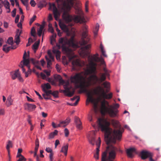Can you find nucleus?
<instances>
[{
	"instance_id": "1",
	"label": "nucleus",
	"mask_w": 161,
	"mask_h": 161,
	"mask_svg": "<svg viewBox=\"0 0 161 161\" xmlns=\"http://www.w3.org/2000/svg\"><path fill=\"white\" fill-rule=\"evenodd\" d=\"M58 41V43L56 42V47L58 49L62 48L63 51L66 53L68 56L70 61H71L75 57V55H72L73 51L70 47H71L75 49L82 46L80 50V54L81 56H87L89 61V64L87 65V68L85 69L84 72V75L85 76L84 77L82 73L83 72L78 73L73 76H71L70 78V80L71 82L76 85L77 88L80 89L79 92V93H86L87 96L86 103H93L94 102L93 97L91 93L88 92L86 89L85 84V79L87 75H90L89 78L90 82L91 80H92L94 84H96L97 83L100 84L106 80V75L107 74L105 73L102 74L100 78L97 76L96 75V64L93 62L94 61H100L102 64H104L105 63V61L103 58L102 57H99V55L97 53L93 55H90V52L89 49L91 47V45L90 44H86L87 41H79L81 42H80V44L75 42V41ZM90 85V83L89 82L87 86H88Z\"/></svg>"
},
{
	"instance_id": "2",
	"label": "nucleus",
	"mask_w": 161,
	"mask_h": 161,
	"mask_svg": "<svg viewBox=\"0 0 161 161\" xmlns=\"http://www.w3.org/2000/svg\"><path fill=\"white\" fill-rule=\"evenodd\" d=\"M68 3H64L62 9L64 10L63 14V18L68 25L63 23H60L59 26L60 28L66 33L68 36L70 37L69 39L66 40H75L74 38L75 36V32L73 30L70 31L71 27L73 26L75 22L78 23L80 21L84 22L85 19L83 16L82 15H76L74 17L69 15L68 12L70 9L74 5L73 0H67Z\"/></svg>"
},
{
	"instance_id": "3",
	"label": "nucleus",
	"mask_w": 161,
	"mask_h": 161,
	"mask_svg": "<svg viewBox=\"0 0 161 161\" xmlns=\"http://www.w3.org/2000/svg\"><path fill=\"white\" fill-rule=\"evenodd\" d=\"M118 103H116L114 106L108 105V107H106L105 104H103L102 107L101 113L103 115L106 113L108 114L112 117H114L117 116V113L119 111L117 109L119 107Z\"/></svg>"
},
{
	"instance_id": "4",
	"label": "nucleus",
	"mask_w": 161,
	"mask_h": 161,
	"mask_svg": "<svg viewBox=\"0 0 161 161\" xmlns=\"http://www.w3.org/2000/svg\"><path fill=\"white\" fill-rule=\"evenodd\" d=\"M20 41H7L6 44L3 46V50L6 53H8L11 49H15Z\"/></svg>"
},
{
	"instance_id": "5",
	"label": "nucleus",
	"mask_w": 161,
	"mask_h": 161,
	"mask_svg": "<svg viewBox=\"0 0 161 161\" xmlns=\"http://www.w3.org/2000/svg\"><path fill=\"white\" fill-rule=\"evenodd\" d=\"M44 28V26L43 25H41L39 28L37 30V33H36V31L35 28L33 27L31 30V36H33L34 39H36L35 38L38 37H40L38 40H43V34H42V31Z\"/></svg>"
},
{
	"instance_id": "6",
	"label": "nucleus",
	"mask_w": 161,
	"mask_h": 161,
	"mask_svg": "<svg viewBox=\"0 0 161 161\" xmlns=\"http://www.w3.org/2000/svg\"><path fill=\"white\" fill-rule=\"evenodd\" d=\"M64 88L65 90L62 91L66 96L71 97L74 94L75 90L70 85L69 81L66 82L65 84L64 85Z\"/></svg>"
},
{
	"instance_id": "7",
	"label": "nucleus",
	"mask_w": 161,
	"mask_h": 161,
	"mask_svg": "<svg viewBox=\"0 0 161 161\" xmlns=\"http://www.w3.org/2000/svg\"><path fill=\"white\" fill-rule=\"evenodd\" d=\"M140 155L142 159L143 160L149 158V161H155L152 158L153 154L148 151L143 150L141 152Z\"/></svg>"
},
{
	"instance_id": "8",
	"label": "nucleus",
	"mask_w": 161,
	"mask_h": 161,
	"mask_svg": "<svg viewBox=\"0 0 161 161\" xmlns=\"http://www.w3.org/2000/svg\"><path fill=\"white\" fill-rule=\"evenodd\" d=\"M49 8L48 9L51 10L53 8V12L54 17L56 20H57L58 17L60 16V14L58 11L54 3H49Z\"/></svg>"
},
{
	"instance_id": "9",
	"label": "nucleus",
	"mask_w": 161,
	"mask_h": 161,
	"mask_svg": "<svg viewBox=\"0 0 161 161\" xmlns=\"http://www.w3.org/2000/svg\"><path fill=\"white\" fill-rule=\"evenodd\" d=\"M98 88L99 89L98 92L101 93V96L103 98L106 99H110L112 97V93H110L109 94H107L105 92L104 89L102 88L101 86H98Z\"/></svg>"
},
{
	"instance_id": "10",
	"label": "nucleus",
	"mask_w": 161,
	"mask_h": 161,
	"mask_svg": "<svg viewBox=\"0 0 161 161\" xmlns=\"http://www.w3.org/2000/svg\"><path fill=\"white\" fill-rule=\"evenodd\" d=\"M87 28V26L86 25H84L83 27L82 32L81 35L82 40H85V39L90 40V36L88 34Z\"/></svg>"
},
{
	"instance_id": "11",
	"label": "nucleus",
	"mask_w": 161,
	"mask_h": 161,
	"mask_svg": "<svg viewBox=\"0 0 161 161\" xmlns=\"http://www.w3.org/2000/svg\"><path fill=\"white\" fill-rule=\"evenodd\" d=\"M74 122L76 124V128L79 130L82 129V123L79 118L78 117L75 116L74 118Z\"/></svg>"
},
{
	"instance_id": "12",
	"label": "nucleus",
	"mask_w": 161,
	"mask_h": 161,
	"mask_svg": "<svg viewBox=\"0 0 161 161\" xmlns=\"http://www.w3.org/2000/svg\"><path fill=\"white\" fill-rule=\"evenodd\" d=\"M137 153L136 149L135 148L131 147L128 149L126 150V153L127 156L130 158H132L134 156L133 153Z\"/></svg>"
},
{
	"instance_id": "13",
	"label": "nucleus",
	"mask_w": 161,
	"mask_h": 161,
	"mask_svg": "<svg viewBox=\"0 0 161 161\" xmlns=\"http://www.w3.org/2000/svg\"><path fill=\"white\" fill-rule=\"evenodd\" d=\"M116 156H102L101 161H114Z\"/></svg>"
},
{
	"instance_id": "14",
	"label": "nucleus",
	"mask_w": 161,
	"mask_h": 161,
	"mask_svg": "<svg viewBox=\"0 0 161 161\" xmlns=\"http://www.w3.org/2000/svg\"><path fill=\"white\" fill-rule=\"evenodd\" d=\"M25 107L26 110L30 111L35 110L36 108L35 105L30 103H26Z\"/></svg>"
},
{
	"instance_id": "15",
	"label": "nucleus",
	"mask_w": 161,
	"mask_h": 161,
	"mask_svg": "<svg viewBox=\"0 0 161 161\" xmlns=\"http://www.w3.org/2000/svg\"><path fill=\"white\" fill-rule=\"evenodd\" d=\"M13 100L12 98L11 95H9L7 97L6 102V105L7 107H9L13 104Z\"/></svg>"
},
{
	"instance_id": "16",
	"label": "nucleus",
	"mask_w": 161,
	"mask_h": 161,
	"mask_svg": "<svg viewBox=\"0 0 161 161\" xmlns=\"http://www.w3.org/2000/svg\"><path fill=\"white\" fill-rule=\"evenodd\" d=\"M23 62V66H26L28 68H29L30 66L29 64L30 63V60L29 58H24L23 60L21 62L20 64H22Z\"/></svg>"
},
{
	"instance_id": "17",
	"label": "nucleus",
	"mask_w": 161,
	"mask_h": 161,
	"mask_svg": "<svg viewBox=\"0 0 161 161\" xmlns=\"http://www.w3.org/2000/svg\"><path fill=\"white\" fill-rule=\"evenodd\" d=\"M101 143V141L100 137L98 138V141L97 142H96V145L97 146V148H96V153H95L96 154L99 155V148L100 146V144Z\"/></svg>"
},
{
	"instance_id": "18",
	"label": "nucleus",
	"mask_w": 161,
	"mask_h": 161,
	"mask_svg": "<svg viewBox=\"0 0 161 161\" xmlns=\"http://www.w3.org/2000/svg\"><path fill=\"white\" fill-rule=\"evenodd\" d=\"M19 69H18L16 70L14 73L11 74L12 79L13 80H15L17 78L18 75H19Z\"/></svg>"
},
{
	"instance_id": "19",
	"label": "nucleus",
	"mask_w": 161,
	"mask_h": 161,
	"mask_svg": "<svg viewBox=\"0 0 161 161\" xmlns=\"http://www.w3.org/2000/svg\"><path fill=\"white\" fill-rule=\"evenodd\" d=\"M77 98V99L76 100V101L75 102V103H73L69 104L71 106H76L78 104V103L79 101V100H80L79 97L78 96H76L75 97H74L73 98H71V101H74Z\"/></svg>"
},
{
	"instance_id": "20",
	"label": "nucleus",
	"mask_w": 161,
	"mask_h": 161,
	"mask_svg": "<svg viewBox=\"0 0 161 161\" xmlns=\"http://www.w3.org/2000/svg\"><path fill=\"white\" fill-rule=\"evenodd\" d=\"M99 25L98 24H96L95 27L93 31L94 37L95 38L97 35V33L99 30Z\"/></svg>"
},
{
	"instance_id": "21",
	"label": "nucleus",
	"mask_w": 161,
	"mask_h": 161,
	"mask_svg": "<svg viewBox=\"0 0 161 161\" xmlns=\"http://www.w3.org/2000/svg\"><path fill=\"white\" fill-rule=\"evenodd\" d=\"M58 133V131L57 130H55L54 131L50 133L49 135L48 138L51 139L54 138L55 136L57 135Z\"/></svg>"
},
{
	"instance_id": "22",
	"label": "nucleus",
	"mask_w": 161,
	"mask_h": 161,
	"mask_svg": "<svg viewBox=\"0 0 161 161\" xmlns=\"http://www.w3.org/2000/svg\"><path fill=\"white\" fill-rule=\"evenodd\" d=\"M40 44V41H37L36 42H35L34 44L32 46V49H33L35 52L36 50H37L39 47Z\"/></svg>"
},
{
	"instance_id": "23",
	"label": "nucleus",
	"mask_w": 161,
	"mask_h": 161,
	"mask_svg": "<svg viewBox=\"0 0 161 161\" xmlns=\"http://www.w3.org/2000/svg\"><path fill=\"white\" fill-rule=\"evenodd\" d=\"M88 138L89 143L92 145L94 146L95 145V139L94 137H88Z\"/></svg>"
},
{
	"instance_id": "24",
	"label": "nucleus",
	"mask_w": 161,
	"mask_h": 161,
	"mask_svg": "<svg viewBox=\"0 0 161 161\" xmlns=\"http://www.w3.org/2000/svg\"><path fill=\"white\" fill-rule=\"evenodd\" d=\"M100 48L102 55L105 57H107V56L106 53V51L104 49L103 45L101 43L100 46Z\"/></svg>"
},
{
	"instance_id": "25",
	"label": "nucleus",
	"mask_w": 161,
	"mask_h": 161,
	"mask_svg": "<svg viewBox=\"0 0 161 161\" xmlns=\"http://www.w3.org/2000/svg\"><path fill=\"white\" fill-rule=\"evenodd\" d=\"M2 3H3L6 9L10 8V4L9 2L7 0H4V1H2Z\"/></svg>"
},
{
	"instance_id": "26",
	"label": "nucleus",
	"mask_w": 161,
	"mask_h": 161,
	"mask_svg": "<svg viewBox=\"0 0 161 161\" xmlns=\"http://www.w3.org/2000/svg\"><path fill=\"white\" fill-rule=\"evenodd\" d=\"M17 33L15 36L14 40H19V36L21 33V31H20L19 29H17Z\"/></svg>"
},
{
	"instance_id": "27",
	"label": "nucleus",
	"mask_w": 161,
	"mask_h": 161,
	"mask_svg": "<svg viewBox=\"0 0 161 161\" xmlns=\"http://www.w3.org/2000/svg\"><path fill=\"white\" fill-rule=\"evenodd\" d=\"M70 118H68L65 120L61 121V124L63 123V126L65 127L70 122Z\"/></svg>"
},
{
	"instance_id": "28",
	"label": "nucleus",
	"mask_w": 161,
	"mask_h": 161,
	"mask_svg": "<svg viewBox=\"0 0 161 161\" xmlns=\"http://www.w3.org/2000/svg\"><path fill=\"white\" fill-rule=\"evenodd\" d=\"M12 142L10 140L8 141V143L6 146V149L8 150V154H9V149L10 147H12Z\"/></svg>"
},
{
	"instance_id": "29",
	"label": "nucleus",
	"mask_w": 161,
	"mask_h": 161,
	"mask_svg": "<svg viewBox=\"0 0 161 161\" xmlns=\"http://www.w3.org/2000/svg\"><path fill=\"white\" fill-rule=\"evenodd\" d=\"M68 144H67L66 145L63 146L60 152H63L64 151H68Z\"/></svg>"
},
{
	"instance_id": "30",
	"label": "nucleus",
	"mask_w": 161,
	"mask_h": 161,
	"mask_svg": "<svg viewBox=\"0 0 161 161\" xmlns=\"http://www.w3.org/2000/svg\"><path fill=\"white\" fill-rule=\"evenodd\" d=\"M42 90L43 91L45 92L46 94H52V92L51 90L47 91L46 89H45V88L44 86H42Z\"/></svg>"
},
{
	"instance_id": "31",
	"label": "nucleus",
	"mask_w": 161,
	"mask_h": 161,
	"mask_svg": "<svg viewBox=\"0 0 161 161\" xmlns=\"http://www.w3.org/2000/svg\"><path fill=\"white\" fill-rule=\"evenodd\" d=\"M95 62H100V63L101 64L103 65V70L105 72V74H107L108 70H107V69H106V68L105 67V66H106L105 63L104 64H102V63L100 61H93V62L94 63H95Z\"/></svg>"
},
{
	"instance_id": "32",
	"label": "nucleus",
	"mask_w": 161,
	"mask_h": 161,
	"mask_svg": "<svg viewBox=\"0 0 161 161\" xmlns=\"http://www.w3.org/2000/svg\"><path fill=\"white\" fill-rule=\"evenodd\" d=\"M57 77L59 80V82L60 84L63 85L65 83V82L62 79L60 75H58Z\"/></svg>"
},
{
	"instance_id": "33",
	"label": "nucleus",
	"mask_w": 161,
	"mask_h": 161,
	"mask_svg": "<svg viewBox=\"0 0 161 161\" xmlns=\"http://www.w3.org/2000/svg\"><path fill=\"white\" fill-rule=\"evenodd\" d=\"M102 85H103L104 87L105 88H108L109 86V83L107 81H106L104 82L103 84H102Z\"/></svg>"
},
{
	"instance_id": "34",
	"label": "nucleus",
	"mask_w": 161,
	"mask_h": 161,
	"mask_svg": "<svg viewBox=\"0 0 161 161\" xmlns=\"http://www.w3.org/2000/svg\"><path fill=\"white\" fill-rule=\"evenodd\" d=\"M72 65L73 66L79 65L80 63L78 60H73L72 62Z\"/></svg>"
},
{
	"instance_id": "35",
	"label": "nucleus",
	"mask_w": 161,
	"mask_h": 161,
	"mask_svg": "<svg viewBox=\"0 0 161 161\" xmlns=\"http://www.w3.org/2000/svg\"><path fill=\"white\" fill-rule=\"evenodd\" d=\"M45 58L47 61V67H49L51 64V61L46 56H45Z\"/></svg>"
},
{
	"instance_id": "36",
	"label": "nucleus",
	"mask_w": 161,
	"mask_h": 161,
	"mask_svg": "<svg viewBox=\"0 0 161 161\" xmlns=\"http://www.w3.org/2000/svg\"><path fill=\"white\" fill-rule=\"evenodd\" d=\"M47 54L49 56V58L53 60L54 59V56L52 55V53L50 50H48L47 52Z\"/></svg>"
},
{
	"instance_id": "37",
	"label": "nucleus",
	"mask_w": 161,
	"mask_h": 161,
	"mask_svg": "<svg viewBox=\"0 0 161 161\" xmlns=\"http://www.w3.org/2000/svg\"><path fill=\"white\" fill-rule=\"evenodd\" d=\"M36 18V15H34L33 17L30 19L29 24L31 25L32 23L35 20Z\"/></svg>"
},
{
	"instance_id": "38",
	"label": "nucleus",
	"mask_w": 161,
	"mask_h": 161,
	"mask_svg": "<svg viewBox=\"0 0 161 161\" xmlns=\"http://www.w3.org/2000/svg\"><path fill=\"white\" fill-rule=\"evenodd\" d=\"M43 86H44L45 89H50L51 88V86L48 83H47L46 84H44V85H42Z\"/></svg>"
},
{
	"instance_id": "39",
	"label": "nucleus",
	"mask_w": 161,
	"mask_h": 161,
	"mask_svg": "<svg viewBox=\"0 0 161 161\" xmlns=\"http://www.w3.org/2000/svg\"><path fill=\"white\" fill-rule=\"evenodd\" d=\"M58 91H54L52 92V95L55 97H58Z\"/></svg>"
},
{
	"instance_id": "40",
	"label": "nucleus",
	"mask_w": 161,
	"mask_h": 161,
	"mask_svg": "<svg viewBox=\"0 0 161 161\" xmlns=\"http://www.w3.org/2000/svg\"><path fill=\"white\" fill-rule=\"evenodd\" d=\"M65 136L66 137H67L69 135V131L67 128H65L64 130Z\"/></svg>"
},
{
	"instance_id": "41",
	"label": "nucleus",
	"mask_w": 161,
	"mask_h": 161,
	"mask_svg": "<svg viewBox=\"0 0 161 161\" xmlns=\"http://www.w3.org/2000/svg\"><path fill=\"white\" fill-rule=\"evenodd\" d=\"M16 9L14 8V10L12 12V16L13 17H15L16 14Z\"/></svg>"
},
{
	"instance_id": "42",
	"label": "nucleus",
	"mask_w": 161,
	"mask_h": 161,
	"mask_svg": "<svg viewBox=\"0 0 161 161\" xmlns=\"http://www.w3.org/2000/svg\"><path fill=\"white\" fill-rule=\"evenodd\" d=\"M45 150L47 152V153H53L52 149L49 147H46Z\"/></svg>"
},
{
	"instance_id": "43",
	"label": "nucleus",
	"mask_w": 161,
	"mask_h": 161,
	"mask_svg": "<svg viewBox=\"0 0 161 161\" xmlns=\"http://www.w3.org/2000/svg\"><path fill=\"white\" fill-rule=\"evenodd\" d=\"M19 15H17L15 18V23H17L19 21Z\"/></svg>"
},
{
	"instance_id": "44",
	"label": "nucleus",
	"mask_w": 161,
	"mask_h": 161,
	"mask_svg": "<svg viewBox=\"0 0 161 161\" xmlns=\"http://www.w3.org/2000/svg\"><path fill=\"white\" fill-rule=\"evenodd\" d=\"M30 4L32 7H35L36 5V3L35 2L34 0H31L30 1Z\"/></svg>"
},
{
	"instance_id": "45",
	"label": "nucleus",
	"mask_w": 161,
	"mask_h": 161,
	"mask_svg": "<svg viewBox=\"0 0 161 161\" xmlns=\"http://www.w3.org/2000/svg\"><path fill=\"white\" fill-rule=\"evenodd\" d=\"M53 52L54 54H56L60 53V52L59 51V50H57V49H55L54 48H53Z\"/></svg>"
},
{
	"instance_id": "46",
	"label": "nucleus",
	"mask_w": 161,
	"mask_h": 161,
	"mask_svg": "<svg viewBox=\"0 0 161 161\" xmlns=\"http://www.w3.org/2000/svg\"><path fill=\"white\" fill-rule=\"evenodd\" d=\"M88 1H86V3L85 4V10L86 12H87L88 11Z\"/></svg>"
},
{
	"instance_id": "47",
	"label": "nucleus",
	"mask_w": 161,
	"mask_h": 161,
	"mask_svg": "<svg viewBox=\"0 0 161 161\" xmlns=\"http://www.w3.org/2000/svg\"><path fill=\"white\" fill-rule=\"evenodd\" d=\"M28 1H23L22 3L27 8V7L28 6Z\"/></svg>"
},
{
	"instance_id": "48",
	"label": "nucleus",
	"mask_w": 161,
	"mask_h": 161,
	"mask_svg": "<svg viewBox=\"0 0 161 161\" xmlns=\"http://www.w3.org/2000/svg\"><path fill=\"white\" fill-rule=\"evenodd\" d=\"M55 68L58 72H60V68L59 65L58 64H56Z\"/></svg>"
},
{
	"instance_id": "49",
	"label": "nucleus",
	"mask_w": 161,
	"mask_h": 161,
	"mask_svg": "<svg viewBox=\"0 0 161 161\" xmlns=\"http://www.w3.org/2000/svg\"><path fill=\"white\" fill-rule=\"evenodd\" d=\"M18 160L19 161H25L26 159L23 156L20 157Z\"/></svg>"
},
{
	"instance_id": "50",
	"label": "nucleus",
	"mask_w": 161,
	"mask_h": 161,
	"mask_svg": "<svg viewBox=\"0 0 161 161\" xmlns=\"http://www.w3.org/2000/svg\"><path fill=\"white\" fill-rule=\"evenodd\" d=\"M41 76L42 77L43 79H46V76L45 75L42 73H41L40 74Z\"/></svg>"
},
{
	"instance_id": "51",
	"label": "nucleus",
	"mask_w": 161,
	"mask_h": 161,
	"mask_svg": "<svg viewBox=\"0 0 161 161\" xmlns=\"http://www.w3.org/2000/svg\"><path fill=\"white\" fill-rule=\"evenodd\" d=\"M19 66L21 67L22 69V70L23 71V73H25V69L24 68V66L22 64H20L19 65Z\"/></svg>"
},
{
	"instance_id": "52",
	"label": "nucleus",
	"mask_w": 161,
	"mask_h": 161,
	"mask_svg": "<svg viewBox=\"0 0 161 161\" xmlns=\"http://www.w3.org/2000/svg\"><path fill=\"white\" fill-rule=\"evenodd\" d=\"M53 153H50L49 154V158L50 159V161H53Z\"/></svg>"
},
{
	"instance_id": "53",
	"label": "nucleus",
	"mask_w": 161,
	"mask_h": 161,
	"mask_svg": "<svg viewBox=\"0 0 161 161\" xmlns=\"http://www.w3.org/2000/svg\"><path fill=\"white\" fill-rule=\"evenodd\" d=\"M44 72L45 73L47 76H49L50 75V72L47 71L46 70H44Z\"/></svg>"
},
{
	"instance_id": "54",
	"label": "nucleus",
	"mask_w": 161,
	"mask_h": 161,
	"mask_svg": "<svg viewBox=\"0 0 161 161\" xmlns=\"http://www.w3.org/2000/svg\"><path fill=\"white\" fill-rule=\"evenodd\" d=\"M60 53H60L56 54V58L57 60H58L60 59Z\"/></svg>"
},
{
	"instance_id": "55",
	"label": "nucleus",
	"mask_w": 161,
	"mask_h": 161,
	"mask_svg": "<svg viewBox=\"0 0 161 161\" xmlns=\"http://www.w3.org/2000/svg\"><path fill=\"white\" fill-rule=\"evenodd\" d=\"M29 56V54H27L25 51V53L24 54L23 56V59H24V58H26V57H27Z\"/></svg>"
},
{
	"instance_id": "56",
	"label": "nucleus",
	"mask_w": 161,
	"mask_h": 161,
	"mask_svg": "<svg viewBox=\"0 0 161 161\" xmlns=\"http://www.w3.org/2000/svg\"><path fill=\"white\" fill-rule=\"evenodd\" d=\"M17 78L20 81H23V79L21 77L20 74H19V75H18V76Z\"/></svg>"
},
{
	"instance_id": "57",
	"label": "nucleus",
	"mask_w": 161,
	"mask_h": 161,
	"mask_svg": "<svg viewBox=\"0 0 161 161\" xmlns=\"http://www.w3.org/2000/svg\"><path fill=\"white\" fill-rule=\"evenodd\" d=\"M59 144V141L58 140H56L55 143V147L56 148L57 145Z\"/></svg>"
},
{
	"instance_id": "58",
	"label": "nucleus",
	"mask_w": 161,
	"mask_h": 161,
	"mask_svg": "<svg viewBox=\"0 0 161 161\" xmlns=\"http://www.w3.org/2000/svg\"><path fill=\"white\" fill-rule=\"evenodd\" d=\"M35 92L36 93V94L39 96V98L40 99H42V97L39 94V93L38 92H37L36 91H35Z\"/></svg>"
},
{
	"instance_id": "59",
	"label": "nucleus",
	"mask_w": 161,
	"mask_h": 161,
	"mask_svg": "<svg viewBox=\"0 0 161 161\" xmlns=\"http://www.w3.org/2000/svg\"><path fill=\"white\" fill-rule=\"evenodd\" d=\"M48 19L49 20H52L53 19V18L52 17V15L51 14H49L48 17Z\"/></svg>"
},
{
	"instance_id": "60",
	"label": "nucleus",
	"mask_w": 161,
	"mask_h": 161,
	"mask_svg": "<svg viewBox=\"0 0 161 161\" xmlns=\"http://www.w3.org/2000/svg\"><path fill=\"white\" fill-rule=\"evenodd\" d=\"M26 97L27 98V100L28 101L31 102H33L34 101V100L33 99H31V98H30L29 97H28L27 96H26Z\"/></svg>"
},
{
	"instance_id": "61",
	"label": "nucleus",
	"mask_w": 161,
	"mask_h": 161,
	"mask_svg": "<svg viewBox=\"0 0 161 161\" xmlns=\"http://www.w3.org/2000/svg\"><path fill=\"white\" fill-rule=\"evenodd\" d=\"M22 22H20L19 23L17 24V26L19 28H22Z\"/></svg>"
},
{
	"instance_id": "62",
	"label": "nucleus",
	"mask_w": 161,
	"mask_h": 161,
	"mask_svg": "<svg viewBox=\"0 0 161 161\" xmlns=\"http://www.w3.org/2000/svg\"><path fill=\"white\" fill-rule=\"evenodd\" d=\"M42 95L44 99H49V98L47 96V95L44 94H43Z\"/></svg>"
},
{
	"instance_id": "63",
	"label": "nucleus",
	"mask_w": 161,
	"mask_h": 161,
	"mask_svg": "<svg viewBox=\"0 0 161 161\" xmlns=\"http://www.w3.org/2000/svg\"><path fill=\"white\" fill-rule=\"evenodd\" d=\"M42 115L44 118L46 117L47 116V114L44 112H42Z\"/></svg>"
},
{
	"instance_id": "64",
	"label": "nucleus",
	"mask_w": 161,
	"mask_h": 161,
	"mask_svg": "<svg viewBox=\"0 0 161 161\" xmlns=\"http://www.w3.org/2000/svg\"><path fill=\"white\" fill-rule=\"evenodd\" d=\"M24 15H22L20 18V22H23L24 20Z\"/></svg>"
}]
</instances>
